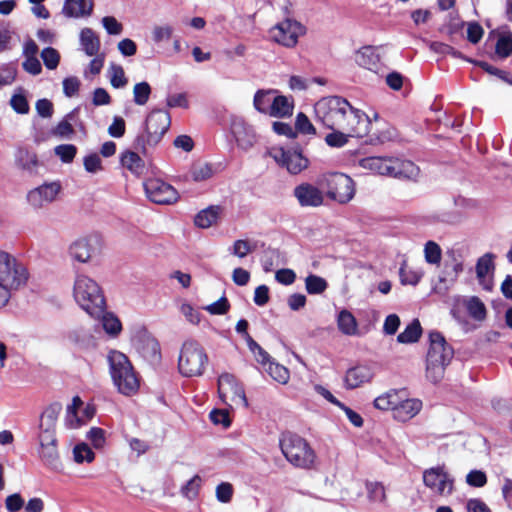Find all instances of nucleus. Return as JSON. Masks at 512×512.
Instances as JSON below:
<instances>
[{"instance_id": "nucleus-1", "label": "nucleus", "mask_w": 512, "mask_h": 512, "mask_svg": "<svg viewBox=\"0 0 512 512\" xmlns=\"http://www.w3.org/2000/svg\"><path fill=\"white\" fill-rule=\"evenodd\" d=\"M317 121L328 129H341L349 134L365 135L369 128L367 115L354 108L345 98L328 96L314 105Z\"/></svg>"}, {"instance_id": "nucleus-2", "label": "nucleus", "mask_w": 512, "mask_h": 512, "mask_svg": "<svg viewBox=\"0 0 512 512\" xmlns=\"http://www.w3.org/2000/svg\"><path fill=\"white\" fill-rule=\"evenodd\" d=\"M30 277L26 264L14 254L0 250V296L7 304L14 291L25 287Z\"/></svg>"}, {"instance_id": "nucleus-3", "label": "nucleus", "mask_w": 512, "mask_h": 512, "mask_svg": "<svg viewBox=\"0 0 512 512\" xmlns=\"http://www.w3.org/2000/svg\"><path fill=\"white\" fill-rule=\"evenodd\" d=\"M73 297L76 303L92 317H99L106 308L100 285L92 277L77 273L73 284Z\"/></svg>"}, {"instance_id": "nucleus-4", "label": "nucleus", "mask_w": 512, "mask_h": 512, "mask_svg": "<svg viewBox=\"0 0 512 512\" xmlns=\"http://www.w3.org/2000/svg\"><path fill=\"white\" fill-rule=\"evenodd\" d=\"M107 361L113 384L118 392L125 396L136 394L140 381L128 357L120 351L111 350L107 355Z\"/></svg>"}, {"instance_id": "nucleus-5", "label": "nucleus", "mask_w": 512, "mask_h": 512, "mask_svg": "<svg viewBox=\"0 0 512 512\" xmlns=\"http://www.w3.org/2000/svg\"><path fill=\"white\" fill-rule=\"evenodd\" d=\"M430 346L426 358V377L433 383L439 382L446 366L453 358V350L439 332H431Z\"/></svg>"}, {"instance_id": "nucleus-6", "label": "nucleus", "mask_w": 512, "mask_h": 512, "mask_svg": "<svg viewBox=\"0 0 512 512\" xmlns=\"http://www.w3.org/2000/svg\"><path fill=\"white\" fill-rule=\"evenodd\" d=\"M280 448L286 460L301 469H312L317 456L310 444L295 434H285L280 439Z\"/></svg>"}, {"instance_id": "nucleus-7", "label": "nucleus", "mask_w": 512, "mask_h": 512, "mask_svg": "<svg viewBox=\"0 0 512 512\" xmlns=\"http://www.w3.org/2000/svg\"><path fill=\"white\" fill-rule=\"evenodd\" d=\"M207 364L208 355L203 346L195 340H185L178 356L179 373L184 377H199L203 375Z\"/></svg>"}, {"instance_id": "nucleus-8", "label": "nucleus", "mask_w": 512, "mask_h": 512, "mask_svg": "<svg viewBox=\"0 0 512 512\" xmlns=\"http://www.w3.org/2000/svg\"><path fill=\"white\" fill-rule=\"evenodd\" d=\"M170 115L162 110L152 111L146 118L145 131L135 141V148L146 155L155 147L170 127Z\"/></svg>"}, {"instance_id": "nucleus-9", "label": "nucleus", "mask_w": 512, "mask_h": 512, "mask_svg": "<svg viewBox=\"0 0 512 512\" xmlns=\"http://www.w3.org/2000/svg\"><path fill=\"white\" fill-rule=\"evenodd\" d=\"M321 185L326 188L329 198L340 204L351 201L355 195V183L351 177L343 173H329L321 178Z\"/></svg>"}, {"instance_id": "nucleus-10", "label": "nucleus", "mask_w": 512, "mask_h": 512, "mask_svg": "<svg viewBox=\"0 0 512 512\" xmlns=\"http://www.w3.org/2000/svg\"><path fill=\"white\" fill-rule=\"evenodd\" d=\"M218 395L222 403L231 408L248 406L244 389L232 374L223 373L219 376Z\"/></svg>"}, {"instance_id": "nucleus-11", "label": "nucleus", "mask_w": 512, "mask_h": 512, "mask_svg": "<svg viewBox=\"0 0 512 512\" xmlns=\"http://www.w3.org/2000/svg\"><path fill=\"white\" fill-rule=\"evenodd\" d=\"M305 33V26L290 18L281 21L270 30L272 39L287 48L295 47L299 38L304 36Z\"/></svg>"}, {"instance_id": "nucleus-12", "label": "nucleus", "mask_w": 512, "mask_h": 512, "mask_svg": "<svg viewBox=\"0 0 512 512\" xmlns=\"http://www.w3.org/2000/svg\"><path fill=\"white\" fill-rule=\"evenodd\" d=\"M269 156L293 175L301 173L309 166V160L297 150H285L274 147L269 150Z\"/></svg>"}, {"instance_id": "nucleus-13", "label": "nucleus", "mask_w": 512, "mask_h": 512, "mask_svg": "<svg viewBox=\"0 0 512 512\" xmlns=\"http://www.w3.org/2000/svg\"><path fill=\"white\" fill-rule=\"evenodd\" d=\"M423 482L434 494L448 496L452 493L454 479L443 467H433L423 473Z\"/></svg>"}, {"instance_id": "nucleus-14", "label": "nucleus", "mask_w": 512, "mask_h": 512, "mask_svg": "<svg viewBox=\"0 0 512 512\" xmlns=\"http://www.w3.org/2000/svg\"><path fill=\"white\" fill-rule=\"evenodd\" d=\"M144 189L147 197L156 204L170 205L179 199L177 190L161 179L152 178L146 180Z\"/></svg>"}, {"instance_id": "nucleus-15", "label": "nucleus", "mask_w": 512, "mask_h": 512, "mask_svg": "<svg viewBox=\"0 0 512 512\" xmlns=\"http://www.w3.org/2000/svg\"><path fill=\"white\" fill-rule=\"evenodd\" d=\"M62 186L58 181L45 182L31 189L26 196L28 204L34 209H42L57 200Z\"/></svg>"}, {"instance_id": "nucleus-16", "label": "nucleus", "mask_w": 512, "mask_h": 512, "mask_svg": "<svg viewBox=\"0 0 512 512\" xmlns=\"http://www.w3.org/2000/svg\"><path fill=\"white\" fill-rule=\"evenodd\" d=\"M101 241L96 236H89L74 241L69 247L71 258L80 263H87L100 254Z\"/></svg>"}, {"instance_id": "nucleus-17", "label": "nucleus", "mask_w": 512, "mask_h": 512, "mask_svg": "<svg viewBox=\"0 0 512 512\" xmlns=\"http://www.w3.org/2000/svg\"><path fill=\"white\" fill-rule=\"evenodd\" d=\"M61 410L62 406L59 403H52L43 410L39 417L38 441L56 439V425Z\"/></svg>"}, {"instance_id": "nucleus-18", "label": "nucleus", "mask_w": 512, "mask_h": 512, "mask_svg": "<svg viewBox=\"0 0 512 512\" xmlns=\"http://www.w3.org/2000/svg\"><path fill=\"white\" fill-rule=\"evenodd\" d=\"M293 195L301 207H319L324 203L322 190L308 182L297 185Z\"/></svg>"}, {"instance_id": "nucleus-19", "label": "nucleus", "mask_w": 512, "mask_h": 512, "mask_svg": "<svg viewBox=\"0 0 512 512\" xmlns=\"http://www.w3.org/2000/svg\"><path fill=\"white\" fill-rule=\"evenodd\" d=\"M495 255L493 253H485L476 263V277L479 285L486 291L493 288V276L495 271Z\"/></svg>"}, {"instance_id": "nucleus-20", "label": "nucleus", "mask_w": 512, "mask_h": 512, "mask_svg": "<svg viewBox=\"0 0 512 512\" xmlns=\"http://www.w3.org/2000/svg\"><path fill=\"white\" fill-rule=\"evenodd\" d=\"M375 376L374 367L368 364L356 365L345 373L344 384L347 389H355L370 383Z\"/></svg>"}, {"instance_id": "nucleus-21", "label": "nucleus", "mask_w": 512, "mask_h": 512, "mask_svg": "<svg viewBox=\"0 0 512 512\" xmlns=\"http://www.w3.org/2000/svg\"><path fill=\"white\" fill-rule=\"evenodd\" d=\"M422 409V402L416 398H409L406 390L403 391L400 397L393 418L399 422H407L414 418Z\"/></svg>"}, {"instance_id": "nucleus-22", "label": "nucleus", "mask_w": 512, "mask_h": 512, "mask_svg": "<svg viewBox=\"0 0 512 512\" xmlns=\"http://www.w3.org/2000/svg\"><path fill=\"white\" fill-rule=\"evenodd\" d=\"M419 172V168L412 161L398 157H391L389 177L415 180L418 177Z\"/></svg>"}, {"instance_id": "nucleus-23", "label": "nucleus", "mask_w": 512, "mask_h": 512, "mask_svg": "<svg viewBox=\"0 0 512 512\" xmlns=\"http://www.w3.org/2000/svg\"><path fill=\"white\" fill-rule=\"evenodd\" d=\"M231 129L238 147L242 150H248L256 143L257 137L253 128L243 120L234 121Z\"/></svg>"}, {"instance_id": "nucleus-24", "label": "nucleus", "mask_w": 512, "mask_h": 512, "mask_svg": "<svg viewBox=\"0 0 512 512\" xmlns=\"http://www.w3.org/2000/svg\"><path fill=\"white\" fill-rule=\"evenodd\" d=\"M390 162L391 157L388 156H369L359 159L357 164L372 174L389 177Z\"/></svg>"}, {"instance_id": "nucleus-25", "label": "nucleus", "mask_w": 512, "mask_h": 512, "mask_svg": "<svg viewBox=\"0 0 512 512\" xmlns=\"http://www.w3.org/2000/svg\"><path fill=\"white\" fill-rule=\"evenodd\" d=\"M93 7V0H65L62 13L68 18H84L92 14Z\"/></svg>"}, {"instance_id": "nucleus-26", "label": "nucleus", "mask_w": 512, "mask_h": 512, "mask_svg": "<svg viewBox=\"0 0 512 512\" xmlns=\"http://www.w3.org/2000/svg\"><path fill=\"white\" fill-rule=\"evenodd\" d=\"M39 457L42 462L51 469L57 470L60 467L57 439L40 440Z\"/></svg>"}, {"instance_id": "nucleus-27", "label": "nucleus", "mask_w": 512, "mask_h": 512, "mask_svg": "<svg viewBox=\"0 0 512 512\" xmlns=\"http://www.w3.org/2000/svg\"><path fill=\"white\" fill-rule=\"evenodd\" d=\"M462 306L469 316L478 322H483L487 317V309L484 302L477 296H466L461 299Z\"/></svg>"}, {"instance_id": "nucleus-28", "label": "nucleus", "mask_w": 512, "mask_h": 512, "mask_svg": "<svg viewBox=\"0 0 512 512\" xmlns=\"http://www.w3.org/2000/svg\"><path fill=\"white\" fill-rule=\"evenodd\" d=\"M404 389H390L387 392L379 395L374 400V407L382 411H392L394 414L395 409L400 403V397Z\"/></svg>"}, {"instance_id": "nucleus-29", "label": "nucleus", "mask_w": 512, "mask_h": 512, "mask_svg": "<svg viewBox=\"0 0 512 512\" xmlns=\"http://www.w3.org/2000/svg\"><path fill=\"white\" fill-rule=\"evenodd\" d=\"M293 99L287 96L278 95L273 98L269 115L276 118L289 117L293 113Z\"/></svg>"}, {"instance_id": "nucleus-30", "label": "nucleus", "mask_w": 512, "mask_h": 512, "mask_svg": "<svg viewBox=\"0 0 512 512\" xmlns=\"http://www.w3.org/2000/svg\"><path fill=\"white\" fill-rule=\"evenodd\" d=\"M80 45L88 56H94L99 53L100 39L91 28H83L79 36Z\"/></svg>"}, {"instance_id": "nucleus-31", "label": "nucleus", "mask_w": 512, "mask_h": 512, "mask_svg": "<svg viewBox=\"0 0 512 512\" xmlns=\"http://www.w3.org/2000/svg\"><path fill=\"white\" fill-rule=\"evenodd\" d=\"M337 326L341 333L347 336H356L359 334L358 323L354 315L343 309L337 316Z\"/></svg>"}, {"instance_id": "nucleus-32", "label": "nucleus", "mask_w": 512, "mask_h": 512, "mask_svg": "<svg viewBox=\"0 0 512 512\" xmlns=\"http://www.w3.org/2000/svg\"><path fill=\"white\" fill-rule=\"evenodd\" d=\"M83 402L80 397L75 396L71 405L66 409L65 425L70 429L80 427L85 423V419L78 414V410L82 407Z\"/></svg>"}, {"instance_id": "nucleus-33", "label": "nucleus", "mask_w": 512, "mask_h": 512, "mask_svg": "<svg viewBox=\"0 0 512 512\" xmlns=\"http://www.w3.org/2000/svg\"><path fill=\"white\" fill-rule=\"evenodd\" d=\"M120 162L123 167L136 175L142 174L144 170V161L133 151H125L121 154Z\"/></svg>"}, {"instance_id": "nucleus-34", "label": "nucleus", "mask_w": 512, "mask_h": 512, "mask_svg": "<svg viewBox=\"0 0 512 512\" xmlns=\"http://www.w3.org/2000/svg\"><path fill=\"white\" fill-rule=\"evenodd\" d=\"M354 60L360 67L372 70L377 66L379 58L372 47H363L356 52Z\"/></svg>"}, {"instance_id": "nucleus-35", "label": "nucleus", "mask_w": 512, "mask_h": 512, "mask_svg": "<svg viewBox=\"0 0 512 512\" xmlns=\"http://www.w3.org/2000/svg\"><path fill=\"white\" fill-rule=\"evenodd\" d=\"M220 211H221V209L218 206H211L207 209L200 211L195 216V220H194L195 225L200 228L211 227L212 225H214L217 222Z\"/></svg>"}, {"instance_id": "nucleus-36", "label": "nucleus", "mask_w": 512, "mask_h": 512, "mask_svg": "<svg viewBox=\"0 0 512 512\" xmlns=\"http://www.w3.org/2000/svg\"><path fill=\"white\" fill-rule=\"evenodd\" d=\"M368 499L373 503L387 504V493L385 486L380 482H368L366 484Z\"/></svg>"}, {"instance_id": "nucleus-37", "label": "nucleus", "mask_w": 512, "mask_h": 512, "mask_svg": "<svg viewBox=\"0 0 512 512\" xmlns=\"http://www.w3.org/2000/svg\"><path fill=\"white\" fill-rule=\"evenodd\" d=\"M203 480L199 475H194L180 489L181 495L189 501L195 500L202 486Z\"/></svg>"}, {"instance_id": "nucleus-38", "label": "nucleus", "mask_w": 512, "mask_h": 512, "mask_svg": "<svg viewBox=\"0 0 512 512\" xmlns=\"http://www.w3.org/2000/svg\"><path fill=\"white\" fill-rule=\"evenodd\" d=\"M333 132L325 136V142L330 147L340 148L347 144L348 138L352 136L361 137L358 134H349L341 129H331Z\"/></svg>"}, {"instance_id": "nucleus-39", "label": "nucleus", "mask_w": 512, "mask_h": 512, "mask_svg": "<svg viewBox=\"0 0 512 512\" xmlns=\"http://www.w3.org/2000/svg\"><path fill=\"white\" fill-rule=\"evenodd\" d=\"M108 77L110 84L116 89L124 88L128 84L124 69L120 65L112 63L108 69Z\"/></svg>"}, {"instance_id": "nucleus-40", "label": "nucleus", "mask_w": 512, "mask_h": 512, "mask_svg": "<svg viewBox=\"0 0 512 512\" xmlns=\"http://www.w3.org/2000/svg\"><path fill=\"white\" fill-rule=\"evenodd\" d=\"M421 335V326L418 320L411 322L403 332L397 336L399 343H413L416 342Z\"/></svg>"}, {"instance_id": "nucleus-41", "label": "nucleus", "mask_w": 512, "mask_h": 512, "mask_svg": "<svg viewBox=\"0 0 512 512\" xmlns=\"http://www.w3.org/2000/svg\"><path fill=\"white\" fill-rule=\"evenodd\" d=\"M328 288L327 281L314 274H310L305 278V289L308 294H321Z\"/></svg>"}, {"instance_id": "nucleus-42", "label": "nucleus", "mask_w": 512, "mask_h": 512, "mask_svg": "<svg viewBox=\"0 0 512 512\" xmlns=\"http://www.w3.org/2000/svg\"><path fill=\"white\" fill-rule=\"evenodd\" d=\"M101 319L102 327L111 336H116L121 331V323L119 319L111 313H106L105 310L103 314L97 317Z\"/></svg>"}, {"instance_id": "nucleus-43", "label": "nucleus", "mask_w": 512, "mask_h": 512, "mask_svg": "<svg viewBox=\"0 0 512 512\" xmlns=\"http://www.w3.org/2000/svg\"><path fill=\"white\" fill-rule=\"evenodd\" d=\"M274 93L273 90H258L254 96V107L261 113L269 114V109L271 107L272 98L271 94Z\"/></svg>"}, {"instance_id": "nucleus-44", "label": "nucleus", "mask_w": 512, "mask_h": 512, "mask_svg": "<svg viewBox=\"0 0 512 512\" xmlns=\"http://www.w3.org/2000/svg\"><path fill=\"white\" fill-rule=\"evenodd\" d=\"M425 261L432 265H439L442 259V249L435 241H427L424 245Z\"/></svg>"}, {"instance_id": "nucleus-45", "label": "nucleus", "mask_w": 512, "mask_h": 512, "mask_svg": "<svg viewBox=\"0 0 512 512\" xmlns=\"http://www.w3.org/2000/svg\"><path fill=\"white\" fill-rule=\"evenodd\" d=\"M212 175L213 170L211 165L208 163L197 162L193 164L190 169V176L196 182L205 181L211 178Z\"/></svg>"}, {"instance_id": "nucleus-46", "label": "nucleus", "mask_w": 512, "mask_h": 512, "mask_svg": "<svg viewBox=\"0 0 512 512\" xmlns=\"http://www.w3.org/2000/svg\"><path fill=\"white\" fill-rule=\"evenodd\" d=\"M18 165L29 172H35L38 166V159L35 153L27 150H20L17 156Z\"/></svg>"}, {"instance_id": "nucleus-47", "label": "nucleus", "mask_w": 512, "mask_h": 512, "mask_svg": "<svg viewBox=\"0 0 512 512\" xmlns=\"http://www.w3.org/2000/svg\"><path fill=\"white\" fill-rule=\"evenodd\" d=\"M74 118V111L67 114L65 118L60 121L55 128L52 130L54 136L60 138H69L73 135L74 129L71 124V120Z\"/></svg>"}, {"instance_id": "nucleus-48", "label": "nucleus", "mask_w": 512, "mask_h": 512, "mask_svg": "<svg viewBox=\"0 0 512 512\" xmlns=\"http://www.w3.org/2000/svg\"><path fill=\"white\" fill-rule=\"evenodd\" d=\"M266 370L269 373V375L280 384H286L289 381V370L283 365H280L279 363H275L272 361L269 362Z\"/></svg>"}, {"instance_id": "nucleus-49", "label": "nucleus", "mask_w": 512, "mask_h": 512, "mask_svg": "<svg viewBox=\"0 0 512 512\" xmlns=\"http://www.w3.org/2000/svg\"><path fill=\"white\" fill-rule=\"evenodd\" d=\"M151 87L148 82H140L133 87V100L135 104L143 106L145 105L150 97Z\"/></svg>"}, {"instance_id": "nucleus-50", "label": "nucleus", "mask_w": 512, "mask_h": 512, "mask_svg": "<svg viewBox=\"0 0 512 512\" xmlns=\"http://www.w3.org/2000/svg\"><path fill=\"white\" fill-rule=\"evenodd\" d=\"M234 496V487L229 482H221L215 488V497L218 502L228 504Z\"/></svg>"}, {"instance_id": "nucleus-51", "label": "nucleus", "mask_w": 512, "mask_h": 512, "mask_svg": "<svg viewBox=\"0 0 512 512\" xmlns=\"http://www.w3.org/2000/svg\"><path fill=\"white\" fill-rule=\"evenodd\" d=\"M10 105L19 114H27L29 112V104L22 89H19L12 95Z\"/></svg>"}, {"instance_id": "nucleus-52", "label": "nucleus", "mask_w": 512, "mask_h": 512, "mask_svg": "<svg viewBox=\"0 0 512 512\" xmlns=\"http://www.w3.org/2000/svg\"><path fill=\"white\" fill-rule=\"evenodd\" d=\"M41 58L45 67L49 70L56 69L60 62L59 52L52 47L44 48L41 52Z\"/></svg>"}, {"instance_id": "nucleus-53", "label": "nucleus", "mask_w": 512, "mask_h": 512, "mask_svg": "<svg viewBox=\"0 0 512 512\" xmlns=\"http://www.w3.org/2000/svg\"><path fill=\"white\" fill-rule=\"evenodd\" d=\"M255 247L247 240H236L232 247H231V253L239 258H244L251 252H253Z\"/></svg>"}, {"instance_id": "nucleus-54", "label": "nucleus", "mask_w": 512, "mask_h": 512, "mask_svg": "<svg viewBox=\"0 0 512 512\" xmlns=\"http://www.w3.org/2000/svg\"><path fill=\"white\" fill-rule=\"evenodd\" d=\"M73 454L77 463L92 462L95 457L94 452L86 444L76 445Z\"/></svg>"}, {"instance_id": "nucleus-55", "label": "nucleus", "mask_w": 512, "mask_h": 512, "mask_svg": "<svg viewBox=\"0 0 512 512\" xmlns=\"http://www.w3.org/2000/svg\"><path fill=\"white\" fill-rule=\"evenodd\" d=\"M77 153V148L72 144H62L55 147V154L66 163L71 162Z\"/></svg>"}, {"instance_id": "nucleus-56", "label": "nucleus", "mask_w": 512, "mask_h": 512, "mask_svg": "<svg viewBox=\"0 0 512 512\" xmlns=\"http://www.w3.org/2000/svg\"><path fill=\"white\" fill-rule=\"evenodd\" d=\"M496 53L501 57L512 54V34L501 36L496 44Z\"/></svg>"}, {"instance_id": "nucleus-57", "label": "nucleus", "mask_w": 512, "mask_h": 512, "mask_svg": "<svg viewBox=\"0 0 512 512\" xmlns=\"http://www.w3.org/2000/svg\"><path fill=\"white\" fill-rule=\"evenodd\" d=\"M429 47L433 52L438 53V54L451 55L455 58H463V56L461 55V53L459 51L455 50L450 45L442 43V42H437V41L431 42L429 44Z\"/></svg>"}, {"instance_id": "nucleus-58", "label": "nucleus", "mask_w": 512, "mask_h": 512, "mask_svg": "<svg viewBox=\"0 0 512 512\" xmlns=\"http://www.w3.org/2000/svg\"><path fill=\"white\" fill-rule=\"evenodd\" d=\"M296 128L303 134L314 135L316 129L304 113H298L296 116Z\"/></svg>"}, {"instance_id": "nucleus-59", "label": "nucleus", "mask_w": 512, "mask_h": 512, "mask_svg": "<svg viewBox=\"0 0 512 512\" xmlns=\"http://www.w3.org/2000/svg\"><path fill=\"white\" fill-rule=\"evenodd\" d=\"M179 310L189 323L197 325L200 322V313L189 303H182Z\"/></svg>"}, {"instance_id": "nucleus-60", "label": "nucleus", "mask_w": 512, "mask_h": 512, "mask_svg": "<svg viewBox=\"0 0 512 512\" xmlns=\"http://www.w3.org/2000/svg\"><path fill=\"white\" fill-rule=\"evenodd\" d=\"M83 164L88 173H97L103 169L102 160L100 156L95 153L87 155L84 158Z\"/></svg>"}, {"instance_id": "nucleus-61", "label": "nucleus", "mask_w": 512, "mask_h": 512, "mask_svg": "<svg viewBox=\"0 0 512 512\" xmlns=\"http://www.w3.org/2000/svg\"><path fill=\"white\" fill-rule=\"evenodd\" d=\"M88 439L91 441L94 448L101 449L106 442L105 431L101 428L93 427L88 432Z\"/></svg>"}, {"instance_id": "nucleus-62", "label": "nucleus", "mask_w": 512, "mask_h": 512, "mask_svg": "<svg viewBox=\"0 0 512 512\" xmlns=\"http://www.w3.org/2000/svg\"><path fill=\"white\" fill-rule=\"evenodd\" d=\"M173 28L169 25L156 26L152 30V39L156 43L168 41L172 37Z\"/></svg>"}, {"instance_id": "nucleus-63", "label": "nucleus", "mask_w": 512, "mask_h": 512, "mask_svg": "<svg viewBox=\"0 0 512 512\" xmlns=\"http://www.w3.org/2000/svg\"><path fill=\"white\" fill-rule=\"evenodd\" d=\"M102 25L110 35H120L123 31V26L113 16H105L102 18Z\"/></svg>"}, {"instance_id": "nucleus-64", "label": "nucleus", "mask_w": 512, "mask_h": 512, "mask_svg": "<svg viewBox=\"0 0 512 512\" xmlns=\"http://www.w3.org/2000/svg\"><path fill=\"white\" fill-rule=\"evenodd\" d=\"M210 420L214 424H221L225 428L229 427L231 424V420L229 417V412L226 409H214L210 412Z\"/></svg>"}]
</instances>
